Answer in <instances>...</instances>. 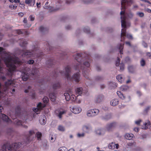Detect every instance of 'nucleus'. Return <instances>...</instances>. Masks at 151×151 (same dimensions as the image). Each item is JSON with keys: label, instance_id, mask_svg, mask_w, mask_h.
Segmentation results:
<instances>
[{"label": "nucleus", "instance_id": "obj_61", "mask_svg": "<svg viewBox=\"0 0 151 151\" xmlns=\"http://www.w3.org/2000/svg\"><path fill=\"white\" fill-rule=\"evenodd\" d=\"M84 56L85 57V58L86 59H87L89 60H91V58L90 56L89 55H87L86 56L85 55H84Z\"/></svg>", "mask_w": 151, "mask_h": 151}, {"label": "nucleus", "instance_id": "obj_43", "mask_svg": "<svg viewBox=\"0 0 151 151\" xmlns=\"http://www.w3.org/2000/svg\"><path fill=\"white\" fill-rule=\"evenodd\" d=\"M67 149L65 147H62L59 148L58 151H67Z\"/></svg>", "mask_w": 151, "mask_h": 151}, {"label": "nucleus", "instance_id": "obj_49", "mask_svg": "<svg viewBox=\"0 0 151 151\" xmlns=\"http://www.w3.org/2000/svg\"><path fill=\"white\" fill-rule=\"evenodd\" d=\"M102 131L101 129H98L96 131V134L100 135L102 134Z\"/></svg>", "mask_w": 151, "mask_h": 151}, {"label": "nucleus", "instance_id": "obj_4", "mask_svg": "<svg viewBox=\"0 0 151 151\" xmlns=\"http://www.w3.org/2000/svg\"><path fill=\"white\" fill-rule=\"evenodd\" d=\"M22 143L20 142L14 143L10 145L8 143L4 144L2 147L3 151H17L21 146Z\"/></svg>", "mask_w": 151, "mask_h": 151}, {"label": "nucleus", "instance_id": "obj_14", "mask_svg": "<svg viewBox=\"0 0 151 151\" xmlns=\"http://www.w3.org/2000/svg\"><path fill=\"white\" fill-rule=\"evenodd\" d=\"M29 137H26V140L24 142V143L23 142H22L23 145L25 144L26 145L28 144L30 142V136H31L32 134H34L35 132L34 131L31 130L29 131Z\"/></svg>", "mask_w": 151, "mask_h": 151}, {"label": "nucleus", "instance_id": "obj_6", "mask_svg": "<svg viewBox=\"0 0 151 151\" xmlns=\"http://www.w3.org/2000/svg\"><path fill=\"white\" fill-rule=\"evenodd\" d=\"M134 2L133 0H122L121 1V10L126 9L127 6L130 5Z\"/></svg>", "mask_w": 151, "mask_h": 151}, {"label": "nucleus", "instance_id": "obj_50", "mask_svg": "<svg viewBox=\"0 0 151 151\" xmlns=\"http://www.w3.org/2000/svg\"><path fill=\"white\" fill-rule=\"evenodd\" d=\"M38 72V71L37 69H34V70H32V74L33 75H36L37 74Z\"/></svg>", "mask_w": 151, "mask_h": 151}, {"label": "nucleus", "instance_id": "obj_37", "mask_svg": "<svg viewBox=\"0 0 151 151\" xmlns=\"http://www.w3.org/2000/svg\"><path fill=\"white\" fill-rule=\"evenodd\" d=\"M36 135L37 137L38 140H39L41 139L42 134L41 132H37L36 134Z\"/></svg>", "mask_w": 151, "mask_h": 151}, {"label": "nucleus", "instance_id": "obj_47", "mask_svg": "<svg viewBox=\"0 0 151 151\" xmlns=\"http://www.w3.org/2000/svg\"><path fill=\"white\" fill-rule=\"evenodd\" d=\"M23 22L25 24H26L25 26H24V27H29L30 26H29V25H27V18H24V20H23Z\"/></svg>", "mask_w": 151, "mask_h": 151}, {"label": "nucleus", "instance_id": "obj_31", "mask_svg": "<svg viewBox=\"0 0 151 151\" xmlns=\"http://www.w3.org/2000/svg\"><path fill=\"white\" fill-rule=\"evenodd\" d=\"M13 83V81L11 80H9L5 82V85L6 87H8L9 85L12 84Z\"/></svg>", "mask_w": 151, "mask_h": 151}, {"label": "nucleus", "instance_id": "obj_54", "mask_svg": "<svg viewBox=\"0 0 151 151\" xmlns=\"http://www.w3.org/2000/svg\"><path fill=\"white\" fill-rule=\"evenodd\" d=\"M103 79V78L101 76H97L95 78V80L96 81H101Z\"/></svg>", "mask_w": 151, "mask_h": 151}, {"label": "nucleus", "instance_id": "obj_45", "mask_svg": "<svg viewBox=\"0 0 151 151\" xmlns=\"http://www.w3.org/2000/svg\"><path fill=\"white\" fill-rule=\"evenodd\" d=\"M83 129L85 132H88L89 129H90V127L87 126H83Z\"/></svg>", "mask_w": 151, "mask_h": 151}, {"label": "nucleus", "instance_id": "obj_53", "mask_svg": "<svg viewBox=\"0 0 151 151\" xmlns=\"http://www.w3.org/2000/svg\"><path fill=\"white\" fill-rule=\"evenodd\" d=\"M124 69V65L123 63H121L120 65V70L122 71Z\"/></svg>", "mask_w": 151, "mask_h": 151}, {"label": "nucleus", "instance_id": "obj_60", "mask_svg": "<svg viewBox=\"0 0 151 151\" xmlns=\"http://www.w3.org/2000/svg\"><path fill=\"white\" fill-rule=\"evenodd\" d=\"M29 18L30 19V20L31 21H33L35 19V17L32 15H30L29 16Z\"/></svg>", "mask_w": 151, "mask_h": 151}, {"label": "nucleus", "instance_id": "obj_13", "mask_svg": "<svg viewBox=\"0 0 151 151\" xmlns=\"http://www.w3.org/2000/svg\"><path fill=\"white\" fill-rule=\"evenodd\" d=\"M0 118L7 123H9L12 122L11 120L7 116L4 114L0 113Z\"/></svg>", "mask_w": 151, "mask_h": 151}, {"label": "nucleus", "instance_id": "obj_7", "mask_svg": "<svg viewBox=\"0 0 151 151\" xmlns=\"http://www.w3.org/2000/svg\"><path fill=\"white\" fill-rule=\"evenodd\" d=\"M125 9H123V10L120 12V14L122 15L121 17V25L123 29L126 28V17L124 15L125 13Z\"/></svg>", "mask_w": 151, "mask_h": 151}, {"label": "nucleus", "instance_id": "obj_24", "mask_svg": "<svg viewBox=\"0 0 151 151\" xmlns=\"http://www.w3.org/2000/svg\"><path fill=\"white\" fill-rule=\"evenodd\" d=\"M21 112V107L20 106H17L15 108V114L16 116H18L20 114Z\"/></svg>", "mask_w": 151, "mask_h": 151}, {"label": "nucleus", "instance_id": "obj_27", "mask_svg": "<svg viewBox=\"0 0 151 151\" xmlns=\"http://www.w3.org/2000/svg\"><path fill=\"white\" fill-rule=\"evenodd\" d=\"M104 99V96L103 95H99L96 98V103H100Z\"/></svg>", "mask_w": 151, "mask_h": 151}, {"label": "nucleus", "instance_id": "obj_51", "mask_svg": "<svg viewBox=\"0 0 151 151\" xmlns=\"http://www.w3.org/2000/svg\"><path fill=\"white\" fill-rule=\"evenodd\" d=\"M137 14L140 17H143L144 15V13L141 12H138L137 13Z\"/></svg>", "mask_w": 151, "mask_h": 151}, {"label": "nucleus", "instance_id": "obj_22", "mask_svg": "<svg viewBox=\"0 0 151 151\" xmlns=\"http://www.w3.org/2000/svg\"><path fill=\"white\" fill-rule=\"evenodd\" d=\"M25 3L27 4H30V6H33L35 3V0H25Z\"/></svg>", "mask_w": 151, "mask_h": 151}, {"label": "nucleus", "instance_id": "obj_15", "mask_svg": "<svg viewBox=\"0 0 151 151\" xmlns=\"http://www.w3.org/2000/svg\"><path fill=\"white\" fill-rule=\"evenodd\" d=\"M14 32L18 34H24V35H28L29 33L28 32L26 31L24 29H17L14 31Z\"/></svg>", "mask_w": 151, "mask_h": 151}, {"label": "nucleus", "instance_id": "obj_28", "mask_svg": "<svg viewBox=\"0 0 151 151\" xmlns=\"http://www.w3.org/2000/svg\"><path fill=\"white\" fill-rule=\"evenodd\" d=\"M111 117V114H109L106 115L102 117V119L106 120H108L110 119Z\"/></svg>", "mask_w": 151, "mask_h": 151}, {"label": "nucleus", "instance_id": "obj_42", "mask_svg": "<svg viewBox=\"0 0 151 151\" xmlns=\"http://www.w3.org/2000/svg\"><path fill=\"white\" fill-rule=\"evenodd\" d=\"M109 86L110 87H112L113 88H115L117 86L116 84L113 82H110L109 83Z\"/></svg>", "mask_w": 151, "mask_h": 151}, {"label": "nucleus", "instance_id": "obj_25", "mask_svg": "<svg viewBox=\"0 0 151 151\" xmlns=\"http://www.w3.org/2000/svg\"><path fill=\"white\" fill-rule=\"evenodd\" d=\"M144 126H143L142 128V129H147L150 126V122L148 121L147 122H145L144 124Z\"/></svg>", "mask_w": 151, "mask_h": 151}, {"label": "nucleus", "instance_id": "obj_5", "mask_svg": "<svg viewBox=\"0 0 151 151\" xmlns=\"http://www.w3.org/2000/svg\"><path fill=\"white\" fill-rule=\"evenodd\" d=\"M42 53V52H40L39 48L38 47L35 48L33 50L31 51L29 50H27L25 52H24L22 56L23 57H26L29 58L31 57L36 56L39 57L38 54L39 53Z\"/></svg>", "mask_w": 151, "mask_h": 151}, {"label": "nucleus", "instance_id": "obj_23", "mask_svg": "<svg viewBox=\"0 0 151 151\" xmlns=\"http://www.w3.org/2000/svg\"><path fill=\"white\" fill-rule=\"evenodd\" d=\"M19 45L21 46L22 47H25L26 45L27 44V42L25 40L23 39H20L19 40Z\"/></svg>", "mask_w": 151, "mask_h": 151}, {"label": "nucleus", "instance_id": "obj_20", "mask_svg": "<svg viewBox=\"0 0 151 151\" xmlns=\"http://www.w3.org/2000/svg\"><path fill=\"white\" fill-rule=\"evenodd\" d=\"M46 118L45 116L41 117L40 119L39 122L40 124L42 125H44L46 123Z\"/></svg>", "mask_w": 151, "mask_h": 151}, {"label": "nucleus", "instance_id": "obj_26", "mask_svg": "<svg viewBox=\"0 0 151 151\" xmlns=\"http://www.w3.org/2000/svg\"><path fill=\"white\" fill-rule=\"evenodd\" d=\"M134 137V135L132 134H126L125 135V138L129 140L132 139Z\"/></svg>", "mask_w": 151, "mask_h": 151}, {"label": "nucleus", "instance_id": "obj_48", "mask_svg": "<svg viewBox=\"0 0 151 151\" xmlns=\"http://www.w3.org/2000/svg\"><path fill=\"white\" fill-rule=\"evenodd\" d=\"M49 101V99L48 97L46 96H45L43 99V101L45 104H47L48 103Z\"/></svg>", "mask_w": 151, "mask_h": 151}, {"label": "nucleus", "instance_id": "obj_1", "mask_svg": "<svg viewBox=\"0 0 151 151\" xmlns=\"http://www.w3.org/2000/svg\"><path fill=\"white\" fill-rule=\"evenodd\" d=\"M70 66L69 65H68L65 68V72L63 71H60L59 73H58L55 71V73L53 75V76L54 77L57 76V75H58V74L60 73L62 75H65L68 80H70L72 81H74L76 83L79 82L80 81V74L78 72L76 73L73 75L71 78H70L69 74L70 73Z\"/></svg>", "mask_w": 151, "mask_h": 151}, {"label": "nucleus", "instance_id": "obj_40", "mask_svg": "<svg viewBox=\"0 0 151 151\" xmlns=\"http://www.w3.org/2000/svg\"><path fill=\"white\" fill-rule=\"evenodd\" d=\"M140 65L142 66H144L146 64V62L145 60L143 58H142L140 61Z\"/></svg>", "mask_w": 151, "mask_h": 151}, {"label": "nucleus", "instance_id": "obj_29", "mask_svg": "<svg viewBox=\"0 0 151 151\" xmlns=\"http://www.w3.org/2000/svg\"><path fill=\"white\" fill-rule=\"evenodd\" d=\"M83 89L81 87L78 88L76 90V93L77 94L80 95L82 93Z\"/></svg>", "mask_w": 151, "mask_h": 151}, {"label": "nucleus", "instance_id": "obj_10", "mask_svg": "<svg viewBox=\"0 0 151 151\" xmlns=\"http://www.w3.org/2000/svg\"><path fill=\"white\" fill-rule=\"evenodd\" d=\"M117 94L119 98L122 100H126L127 101H129L130 100V96H125L120 91H117Z\"/></svg>", "mask_w": 151, "mask_h": 151}, {"label": "nucleus", "instance_id": "obj_55", "mask_svg": "<svg viewBox=\"0 0 151 151\" xmlns=\"http://www.w3.org/2000/svg\"><path fill=\"white\" fill-rule=\"evenodd\" d=\"M22 78L23 81H26L28 79V77L27 75H23L22 77Z\"/></svg>", "mask_w": 151, "mask_h": 151}, {"label": "nucleus", "instance_id": "obj_64", "mask_svg": "<svg viewBox=\"0 0 151 151\" xmlns=\"http://www.w3.org/2000/svg\"><path fill=\"white\" fill-rule=\"evenodd\" d=\"M148 57L149 58H151V54L149 52H148L146 53Z\"/></svg>", "mask_w": 151, "mask_h": 151}, {"label": "nucleus", "instance_id": "obj_44", "mask_svg": "<svg viewBox=\"0 0 151 151\" xmlns=\"http://www.w3.org/2000/svg\"><path fill=\"white\" fill-rule=\"evenodd\" d=\"M58 130L60 131L63 132L65 130V129L63 126L60 125L58 126Z\"/></svg>", "mask_w": 151, "mask_h": 151}, {"label": "nucleus", "instance_id": "obj_58", "mask_svg": "<svg viewBox=\"0 0 151 151\" xmlns=\"http://www.w3.org/2000/svg\"><path fill=\"white\" fill-rule=\"evenodd\" d=\"M120 61V59L119 57L117 58V61L116 62L115 65L116 66H118L119 64V62Z\"/></svg>", "mask_w": 151, "mask_h": 151}, {"label": "nucleus", "instance_id": "obj_34", "mask_svg": "<svg viewBox=\"0 0 151 151\" xmlns=\"http://www.w3.org/2000/svg\"><path fill=\"white\" fill-rule=\"evenodd\" d=\"M124 44H120L119 45V47H118V49L120 50L119 52L120 54H123L122 50L123 48L124 47Z\"/></svg>", "mask_w": 151, "mask_h": 151}, {"label": "nucleus", "instance_id": "obj_16", "mask_svg": "<svg viewBox=\"0 0 151 151\" xmlns=\"http://www.w3.org/2000/svg\"><path fill=\"white\" fill-rule=\"evenodd\" d=\"M48 2H46L45 4V5L44 6V7L45 9H48L50 12H55L59 9H55L53 7H49L48 6H47V5L48 4Z\"/></svg>", "mask_w": 151, "mask_h": 151}, {"label": "nucleus", "instance_id": "obj_9", "mask_svg": "<svg viewBox=\"0 0 151 151\" xmlns=\"http://www.w3.org/2000/svg\"><path fill=\"white\" fill-rule=\"evenodd\" d=\"M99 112L98 109H94L88 111L87 112V115L88 117H92L96 115Z\"/></svg>", "mask_w": 151, "mask_h": 151}, {"label": "nucleus", "instance_id": "obj_62", "mask_svg": "<svg viewBox=\"0 0 151 151\" xmlns=\"http://www.w3.org/2000/svg\"><path fill=\"white\" fill-rule=\"evenodd\" d=\"M142 45L145 47L147 48V47L148 45H147V44L145 42H142Z\"/></svg>", "mask_w": 151, "mask_h": 151}, {"label": "nucleus", "instance_id": "obj_46", "mask_svg": "<svg viewBox=\"0 0 151 151\" xmlns=\"http://www.w3.org/2000/svg\"><path fill=\"white\" fill-rule=\"evenodd\" d=\"M151 108V106H147L144 110V113L145 114H147L148 111L150 109V108Z\"/></svg>", "mask_w": 151, "mask_h": 151}, {"label": "nucleus", "instance_id": "obj_39", "mask_svg": "<svg viewBox=\"0 0 151 151\" xmlns=\"http://www.w3.org/2000/svg\"><path fill=\"white\" fill-rule=\"evenodd\" d=\"M77 97L75 95H71V96H70V99L72 101H76V102L77 101Z\"/></svg>", "mask_w": 151, "mask_h": 151}, {"label": "nucleus", "instance_id": "obj_59", "mask_svg": "<svg viewBox=\"0 0 151 151\" xmlns=\"http://www.w3.org/2000/svg\"><path fill=\"white\" fill-rule=\"evenodd\" d=\"M22 122L21 121L17 120L16 122V124L18 125H20L22 124Z\"/></svg>", "mask_w": 151, "mask_h": 151}, {"label": "nucleus", "instance_id": "obj_63", "mask_svg": "<svg viewBox=\"0 0 151 151\" xmlns=\"http://www.w3.org/2000/svg\"><path fill=\"white\" fill-rule=\"evenodd\" d=\"M141 122V120H137L135 122V123L137 125H139L140 122Z\"/></svg>", "mask_w": 151, "mask_h": 151}, {"label": "nucleus", "instance_id": "obj_21", "mask_svg": "<svg viewBox=\"0 0 151 151\" xmlns=\"http://www.w3.org/2000/svg\"><path fill=\"white\" fill-rule=\"evenodd\" d=\"M49 96L51 101H55L56 98V95L55 93L53 92L50 93Z\"/></svg>", "mask_w": 151, "mask_h": 151}, {"label": "nucleus", "instance_id": "obj_2", "mask_svg": "<svg viewBox=\"0 0 151 151\" xmlns=\"http://www.w3.org/2000/svg\"><path fill=\"white\" fill-rule=\"evenodd\" d=\"M83 55L82 54L77 53L74 57L75 59L78 62V64L75 67V69L76 70H79L80 68L82 70L83 74V76L86 78H88V76L89 75V73L90 70L88 68H83L81 66V61L83 58Z\"/></svg>", "mask_w": 151, "mask_h": 151}, {"label": "nucleus", "instance_id": "obj_33", "mask_svg": "<svg viewBox=\"0 0 151 151\" xmlns=\"http://www.w3.org/2000/svg\"><path fill=\"white\" fill-rule=\"evenodd\" d=\"M64 96L67 101H69L70 99V96L68 93H65Z\"/></svg>", "mask_w": 151, "mask_h": 151}, {"label": "nucleus", "instance_id": "obj_3", "mask_svg": "<svg viewBox=\"0 0 151 151\" xmlns=\"http://www.w3.org/2000/svg\"><path fill=\"white\" fill-rule=\"evenodd\" d=\"M4 62L6 67L8 68V70L9 72L12 73L15 71L16 69L15 64L19 65L20 62L16 59H13L11 57H7L6 58Z\"/></svg>", "mask_w": 151, "mask_h": 151}, {"label": "nucleus", "instance_id": "obj_12", "mask_svg": "<svg viewBox=\"0 0 151 151\" xmlns=\"http://www.w3.org/2000/svg\"><path fill=\"white\" fill-rule=\"evenodd\" d=\"M45 106L46 105L45 104H42L40 102L37 105V108H34L33 110L35 112H40Z\"/></svg>", "mask_w": 151, "mask_h": 151}, {"label": "nucleus", "instance_id": "obj_35", "mask_svg": "<svg viewBox=\"0 0 151 151\" xmlns=\"http://www.w3.org/2000/svg\"><path fill=\"white\" fill-rule=\"evenodd\" d=\"M40 31L42 32H45L48 30V29L47 28H44L42 26H41L39 28Z\"/></svg>", "mask_w": 151, "mask_h": 151}, {"label": "nucleus", "instance_id": "obj_19", "mask_svg": "<svg viewBox=\"0 0 151 151\" xmlns=\"http://www.w3.org/2000/svg\"><path fill=\"white\" fill-rule=\"evenodd\" d=\"M119 102V101L118 99H115L111 100L110 102V104L111 106H115L118 104Z\"/></svg>", "mask_w": 151, "mask_h": 151}, {"label": "nucleus", "instance_id": "obj_11", "mask_svg": "<svg viewBox=\"0 0 151 151\" xmlns=\"http://www.w3.org/2000/svg\"><path fill=\"white\" fill-rule=\"evenodd\" d=\"M71 111L75 114H78L80 113L82 110L81 109L77 106H71L70 107Z\"/></svg>", "mask_w": 151, "mask_h": 151}, {"label": "nucleus", "instance_id": "obj_17", "mask_svg": "<svg viewBox=\"0 0 151 151\" xmlns=\"http://www.w3.org/2000/svg\"><path fill=\"white\" fill-rule=\"evenodd\" d=\"M116 122H112L108 124L107 125L106 129L107 131H109L111 130V129L113 128L116 126Z\"/></svg>", "mask_w": 151, "mask_h": 151}, {"label": "nucleus", "instance_id": "obj_8", "mask_svg": "<svg viewBox=\"0 0 151 151\" xmlns=\"http://www.w3.org/2000/svg\"><path fill=\"white\" fill-rule=\"evenodd\" d=\"M126 29H122V32L121 33V41H123L124 40V36H126L129 39H132L133 38L132 36L129 34H127L126 33Z\"/></svg>", "mask_w": 151, "mask_h": 151}, {"label": "nucleus", "instance_id": "obj_18", "mask_svg": "<svg viewBox=\"0 0 151 151\" xmlns=\"http://www.w3.org/2000/svg\"><path fill=\"white\" fill-rule=\"evenodd\" d=\"M55 63V60L52 59H50L46 62V63L48 65V67L49 68L52 67V65H54Z\"/></svg>", "mask_w": 151, "mask_h": 151}, {"label": "nucleus", "instance_id": "obj_56", "mask_svg": "<svg viewBox=\"0 0 151 151\" xmlns=\"http://www.w3.org/2000/svg\"><path fill=\"white\" fill-rule=\"evenodd\" d=\"M83 65L87 67H88L90 66V64L89 62H86L83 63Z\"/></svg>", "mask_w": 151, "mask_h": 151}, {"label": "nucleus", "instance_id": "obj_52", "mask_svg": "<svg viewBox=\"0 0 151 151\" xmlns=\"http://www.w3.org/2000/svg\"><path fill=\"white\" fill-rule=\"evenodd\" d=\"M84 31L86 33H88L90 32V29L89 27H85L83 29Z\"/></svg>", "mask_w": 151, "mask_h": 151}, {"label": "nucleus", "instance_id": "obj_41", "mask_svg": "<svg viewBox=\"0 0 151 151\" xmlns=\"http://www.w3.org/2000/svg\"><path fill=\"white\" fill-rule=\"evenodd\" d=\"M115 144L113 142L110 143L109 146V148L111 149H114L115 148Z\"/></svg>", "mask_w": 151, "mask_h": 151}, {"label": "nucleus", "instance_id": "obj_36", "mask_svg": "<svg viewBox=\"0 0 151 151\" xmlns=\"http://www.w3.org/2000/svg\"><path fill=\"white\" fill-rule=\"evenodd\" d=\"M116 78L120 83H122L123 79L121 75H118L116 77Z\"/></svg>", "mask_w": 151, "mask_h": 151}, {"label": "nucleus", "instance_id": "obj_30", "mask_svg": "<svg viewBox=\"0 0 151 151\" xmlns=\"http://www.w3.org/2000/svg\"><path fill=\"white\" fill-rule=\"evenodd\" d=\"M60 87V83L59 82H58L53 84V88L54 89H56L59 88Z\"/></svg>", "mask_w": 151, "mask_h": 151}, {"label": "nucleus", "instance_id": "obj_32", "mask_svg": "<svg viewBox=\"0 0 151 151\" xmlns=\"http://www.w3.org/2000/svg\"><path fill=\"white\" fill-rule=\"evenodd\" d=\"M129 87L127 86H122L120 88V90L122 91H125L128 90Z\"/></svg>", "mask_w": 151, "mask_h": 151}, {"label": "nucleus", "instance_id": "obj_57", "mask_svg": "<svg viewBox=\"0 0 151 151\" xmlns=\"http://www.w3.org/2000/svg\"><path fill=\"white\" fill-rule=\"evenodd\" d=\"M34 62V60H29L27 61V63L29 64H33Z\"/></svg>", "mask_w": 151, "mask_h": 151}, {"label": "nucleus", "instance_id": "obj_38", "mask_svg": "<svg viewBox=\"0 0 151 151\" xmlns=\"http://www.w3.org/2000/svg\"><path fill=\"white\" fill-rule=\"evenodd\" d=\"M65 113L66 111H60L59 114L58 115V116L59 118L61 119L62 117V115L65 114Z\"/></svg>", "mask_w": 151, "mask_h": 151}]
</instances>
